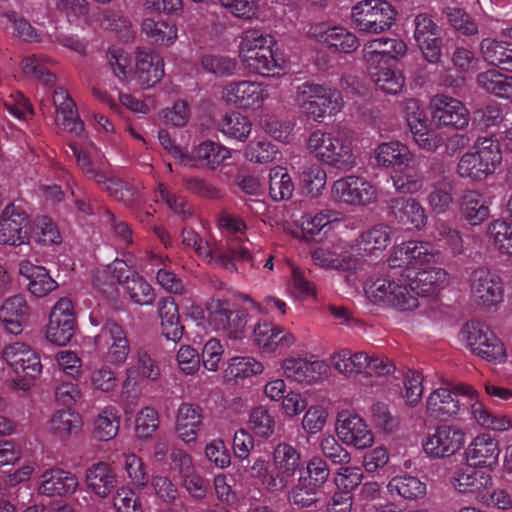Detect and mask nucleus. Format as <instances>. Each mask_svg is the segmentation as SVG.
<instances>
[{
	"label": "nucleus",
	"mask_w": 512,
	"mask_h": 512,
	"mask_svg": "<svg viewBox=\"0 0 512 512\" xmlns=\"http://www.w3.org/2000/svg\"><path fill=\"white\" fill-rule=\"evenodd\" d=\"M310 39L333 52L349 54L359 47L357 36L347 28L328 22L312 24L307 32Z\"/></svg>",
	"instance_id": "22"
},
{
	"label": "nucleus",
	"mask_w": 512,
	"mask_h": 512,
	"mask_svg": "<svg viewBox=\"0 0 512 512\" xmlns=\"http://www.w3.org/2000/svg\"><path fill=\"white\" fill-rule=\"evenodd\" d=\"M502 162V151L497 140L478 138L471 149L458 160L456 172L464 179L481 182L494 174Z\"/></svg>",
	"instance_id": "6"
},
{
	"label": "nucleus",
	"mask_w": 512,
	"mask_h": 512,
	"mask_svg": "<svg viewBox=\"0 0 512 512\" xmlns=\"http://www.w3.org/2000/svg\"><path fill=\"white\" fill-rule=\"evenodd\" d=\"M0 27L7 30L13 28V33L21 40L39 42L40 35L36 29L24 18L18 17L13 11L0 10Z\"/></svg>",
	"instance_id": "59"
},
{
	"label": "nucleus",
	"mask_w": 512,
	"mask_h": 512,
	"mask_svg": "<svg viewBox=\"0 0 512 512\" xmlns=\"http://www.w3.org/2000/svg\"><path fill=\"white\" fill-rule=\"evenodd\" d=\"M353 137L345 129H316L307 139V149L320 163L341 171L357 166Z\"/></svg>",
	"instance_id": "3"
},
{
	"label": "nucleus",
	"mask_w": 512,
	"mask_h": 512,
	"mask_svg": "<svg viewBox=\"0 0 512 512\" xmlns=\"http://www.w3.org/2000/svg\"><path fill=\"white\" fill-rule=\"evenodd\" d=\"M70 148L77 160L78 166L90 178H94L98 183L103 184L105 189L111 193H117L118 187L121 185L118 181L107 179L102 171V161L99 155H88L76 144H71Z\"/></svg>",
	"instance_id": "42"
},
{
	"label": "nucleus",
	"mask_w": 512,
	"mask_h": 512,
	"mask_svg": "<svg viewBox=\"0 0 512 512\" xmlns=\"http://www.w3.org/2000/svg\"><path fill=\"white\" fill-rule=\"evenodd\" d=\"M396 9L386 0H362L351 9V19L359 32L381 34L395 23Z\"/></svg>",
	"instance_id": "11"
},
{
	"label": "nucleus",
	"mask_w": 512,
	"mask_h": 512,
	"mask_svg": "<svg viewBox=\"0 0 512 512\" xmlns=\"http://www.w3.org/2000/svg\"><path fill=\"white\" fill-rule=\"evenodd\" d=\"M280 368L287 380L302 386L319 384L330 375L329 365L315 356H287L280 361Z\"/></svg>",
	"instance_id": "15"
},
{
	"label": "nucleus",
	"mask_w": 512,
	"mask_h": 512,
	"mask_svg": "<svg viewBox=\"0 0 512 512\" xmlns=\"http://www.w3.org/2000/svg\"><path fill=\"white\" fill-rule=\"evenodd\" d=\"M142 32L155 44L161 46L172 45L178 37V28L174 23L147 18L142 22Z\"/></svg>",
	"instance_id": "55"
},
{
	"label": "nucleus",
	"mask_w": 512,
	"mask_h": 512,
	"mask_svg": "<svg viewBox=\"0 0 512 512\" xmlns=\"http://www.w3.org/2000/svg\"><path fill=\"white\" fill-rule=\"evenodd\" d=\"M117 372L107 364L94 367L86 377L85 384L94 392L109 394L118 387Z\"/></svg>",
	"instance_id": "56"
},
{
	"label": "nucleus",
	"mask_w": 512,
	"mask_h": 512,
	"mask_svg": "<svg viewBox=\"0 0 512 512\" xmlns=\"http://www.w3.org/2000/svg\"><path fill=\"white\" fill-rule=\"evenodd\" d=\"M500 453L499 441L491 434L482 432L467 445L464 460L469 467L493 470L498 466Z\"/></svg>",
	"instance_id": "26"
},
{
	"label": "nucleus",
	"mask_w": 512,
	"mask_h": 512,
	"mask_svg": "<svg viewBox=\"0 0 512 512\" xmlns=\"http://www.w3.org/2000/svg\"><path fill=\"white\" fill-rule=\"evenodd\" d=\"M466 433L454 424H439L422 439L424 454L430 459H446L455 455L465 444Z\"/></svg>",
	"instance_id": "14"
},
{
	"label": "nucleus",
	"mask_w": 512,
	"mask_h": 512,
	"mask_svg": "<svg viewBox=\"0 0 512 512\" xmlns=\"http://www.w3.org/2000/svg\"><path fill=\"white\" fill-rule=\"evenodd\" d=\"M327 182L325 169L317 163L303 167L300 174V187L303 193L310 198H317L322 194Z\"/></svg>",
	"instance_id": "54"
},
{
	"label": "nucleus",
	"mask_w": 512,
	"mask_h": 512,
	"mask_svg": "<svg viewBox=\"0 0 512 512\" xmlns=\"http://www.w3.org/2000/svg\"><path fill=\"white\" fill-rule=\"evenodd\" d=\"M123 469L130 483L139 489H143L149 483V476L146 464L141 457L135 453H124Z\"/></svg>",
	"instance_id": "64"
},
{
	"label": "nucleus",
	"mask_w": 512,
	"mask_h": 512,
	"mask_svg": "<svg viewBox=\"0 0 512 512\" xmlns=\"http://www.w3.org/2000/svg\"><path fill=\"white\" fill-rule=\"evenodd\" d=\"M294 102L302 115L316 122H321L326 115L338 114L344 107V100L337 89L314 82L297 86Z\"/></svg>",
	"instance_id": "5"
},
{
	"label": "nucleus",
	"mask_w": 512,
	"mask_h": 512,
	"mask_svg": "<svg viewBox=\"0 0 512 512\" xmlns=\"http://www.w3.org/2000/svg\"><path fill=\"white\" fill-rule=\"evenodd\" d=\"M459 337L475 356L495 365L506 363L508 354L504 343L485 324L470 321L462 327Z\"/></svg>",
	"instance_id": "9"
},
{
	"label": "nucleus",
	"mask_w": 512,
	"mask_h": 512,
	"mask_svg": "<svg viewBox=\"0 0 512 512\" xmlns=\"http://www.w3.org/2000/svg\"><path fill=\"white\" fill-rule=\"evenodd\" d=\"M395 220L404 226L421 230L427 224V214L422 205L413 198H397L390 203Z\"/></svg>",
	"instance_id": "38"
},
{
	"label": "nucleus",
	"mask_w": 512,
	"mask_h": 512,
	"mask_svg": "<svg viewBox=\"0 0 512 512\" xmlns=\"http://www.w3.org/2000/svg\"><path fill=\"white\" fill-rule=\"evenodd\" d=\"M218 130L230 139L245 142L252 131V122L239 111H231L222 116L218 122Z\"/></svg>",
	"instance_id": "49"
},
{
	"label": "nucleus",
	"mask_w": 512,
	"mask_h": 512,
	"mask_svg": "<svg viewBox=\"0 0 512 512\" xmlns=\"http://www.w3.org/2000/svg\"><path fill=\"white\" fill-rule=\"evenodd\" d=\"M373 156L377 166L391 168L408 166L413 161V153L400 141L383 142L374 149Z\"/></svg>",
	"instance_id": "40"
},
{
	"label": "nucleus",
	"mask_w": 512,
	"mask_h": 512,
	"mask_svg": "<svg viewBox=\"0 0 512 512\" xmlns=\"http://www.w3.org/2000/svg\"><path fill=\"white\" fill-rule=\"evenodd\" d=\"M366 297L377 304L410 311L418 307V299L407 288L405 279L381 276L371 278L364 285Z\"/></svg>",
	"instance_id": "10"
},
{
	"label": "nucleus",
	"mask_w": 512,
	"mask_h": 512,
	"mask_svg": "<svg viewBox=\"0 0 512 512\" xmlns=\"http://www.w3.org/2000/svg\"><path fill=\"white\" fill-rule=\"evenodd\" d=\"M480 53L488 64L512 73V44L494 38L480 42Z\"/></svg>",
	"instance_id": "45"
},
{
	"label": "nucleus",
	"mask_w": 512,
	"mask_h": 512,
	"mask_svg": "<svg viewBox=\"0 0 512 512\" xmlns=\"http://www.w3.org/2000/svg\"><path fill=\"white\" fill-rule=\"evenodd\" d=\"M477 391L468 384H458L453 388L439 387L426 398L425 413L429 418L446 420L456 418L471 411Z\"/></svg>",
	"instance_id": "8"
},
{
	"label": "nucleus",
	"mask_w": 512,
	"mask_h": 512,
	"mask_svg": "<svg viewBox=\"0 0 512 512\" xmlns=\"http://www.w3.org/2000/svg\"><path fill=\"white\" fill-rule=\"evenodd\" d=\"M316 266L325 270L355 273L362 267L360 258L353 254L350 245L345 247H318L312 251Z\"/></svg>",
	"instance_id": "28"
},
{
	"label": "nucleus",
	"mask_w": 512,
	"mask_h": 512,
	"mask_svg": "<svg viewBox=\"0 0 512 512\" xmlns=\"http://www.w3.org/2000/svg\"><path fill=\"white\" fill-rule=\"evenodd\" d=\"M476 83L487 93L512 102V76L489 69L477 75Z\"/></svg>",
	"instance_id": "46"
},
{
	"label": "nucleus",
	"mask_w": 512,
	"mask_h": 512,
	"mask_svg": "<svg viewBox=\"0 0 512 512\" xmlns=\"http://www.w3.org/2000/svg\"><path fill=\"white\" fill-rule=\"evenodd\" d=\"M1 357L13 372L10 387L15 391L28 392L42 374L40 356L24 342L15 341L5 345Z\"/></svg>",
	"instance_id": "7"
},
{
	"label": "nucleus",
	"mask_w": 512,
	"mask_h": 512,
	"mask_svg": "<svg viewBox=\"0 0 512 512\" xmlns=\"http://www.w3.org/2000/svg\"><path fill=\"white\" fill-rule=\"evenodd\" d=\"M431 236L438 242H443L453 254H461L464 250V241L458 229L444 220H437L433 225Z\"/></svg>",
	"instance_id": "62"
},
{
	"label": "nucleus",
	"mask_w": 512,
	"mask_h": 512,
	"mask_svg": "<svg viewBox=\"0 0 512 512\" xmlns=\"http://www.w3.org/2000/svg\"><path fill=\"white\" fill-rule=\"evenodd\" d=\"M487 233L495 249L502 255L512 257V223L497 219L488 225Z\"/></svg>",
	"instance_id": "61"
},
{
	"label": "nucleus",
	"mask_w": 512,
	"mask_h": 512,
	"mask_svg": "<svg viewBox=\"0 0 512 512\" xmlns=\"http://www.w3.org/2000/svg\"><path fill=\"white\" fill-rule=\"evenodd\" d=\"M491 202L477 190L465 191L460 200V213L463 219L472 226L484 223L490 217Z\"/></svg>",
	"instance_id": "39"
},
{
	"label": "nucleus",
	"mask_w": 512,
	"mask_h": 512,
	"mask_svg": "<svg viewBox=\"0 0 512 512\" xmlns=\"http://www.w3.org/2000/svg\"><path fill=\"white\" fill-rule=\"evenodd\" d=\"M107 61L122 82L135 83L143 90L156 86L164 77V60L151 49L138 48L134 55L119 49L108 51Z\"/></svg>",
	"instance_id": "1"
},
{
	"label": "nucleus",
	"mask_w": 512,
	"mask_h": 512,
	"mask_svg": "<svg viewBox=\"0 0 512 512\" xmlns=\"http://www.w3.org/2000/svg\"><path fill=\"white\" fill-rule=\"evenodd\" d=\"M448 284V274L441 268L423 267L417 271L415 277L409 282L412 294L431 296Z\"/></svg>",
	"instance_id": "41"
},
{
	"label": "nucleus",
	"mask_w": 512,
	"mask_h": 512,
	"mask_svg": "<svg viewBox=\"0 0 512 512\" xmlns=\"http://www.w3.org/2000/svg\"><path fill=\"white\" fill-rule=\"evenodd\" d=\"M331 196L345 205L365 207L376 203L379 194L376 186L365 177L347 175L332 183Z\"/></svg>",
	"instance_id": "16"
},
{
	"label": "nucleus",
	"mask_w": 512,
	"mask_h": 512,
	"mask_svg": "<svg viewBox=\"0 0 512 512\" xmlns=\"http://www.w3.org/2000/svg\"><path fill=\"white\" fill-rule=\"evenodd\" d=\"M207 322L212 330L230 339H241L246 331L249 315L244 310H233L231 304L217 298L207 304Z\"/></svg>",
	"instance_id": "13"
},
{
	"label": "nucleus",
	"mask_w": 512,
	"mask_h": 512,
	"mask_svg": "<svg viewBox=\"0 0 512 512\" xmlns=\"http://www.w3.org/2000/svg\"><path fill=\"white\" fill-rule=\"evenodd\" d=\"M264 372L261 361L251 356H236L229 360L226 368L227 376L238 380H244Z\"/></svg>",
	"instance_id": "60"
},
{
	"label": "nucleus",
	"mask_w": 512,
	"mask_h": 512,
	"mask_svg": "<svg viewBox=\"0 0 512 512\" xmlns=\"http://www.w3.org/2000/svg\"><path fill=\"white\" fill-rule=\"evenodd\" d=\"M219 228L226 237L225 249L219 247L215 250V261L231 272H237V263L247 264L251 268H258L255 248L251 251L247 247L245 236L246 224L242 218L223 212L218 220Z\"/></svg>",
	"instance_id": "4"
},
{
	"label": "nucleus",
	"mask_w": 512,
	"mask_h": 512,
	"mask_svg": "<svg viewBox=\"0 0 512 512\" xmlns=\"http://www.w3.org/2000/svg\"><path fill=\"white\" fill-rule=\"evenodd\" d=\"M269 97V85L255 80H232L221 90L222 101L243 111L261 110Z\"/></svg>",
	"instance_id": "12"
},
{
	"label": "nucleus",
	"mask_w": 512,
	"mask_h": 512,
	"mask_svg": "<svg viewBox=\"0 0 512 512\" xmlns=\"http://www.w3.org/2000/svg\"><path fill=\"white\" fill-rule=\"evenodd\" d=\"M300 462V452L293 445L286 442L278 443L272 451V463L276 476L270 479L271 482L281 484L285 489L295 476Z\"/></svg>",
	"instance_id": "33"
},
{
	"label": "nucleus",
	"mask_w": 512,
	"mask_h": 512,
	"mask_svg": "<svg viewBox=\"0 0 512 512\" xmlns=\"http://www.w3.org/2000/svg\"><path fill=\"white\" fill-rule=\"evenodd\" d=\"M45 431L60 441L79 435L84 427L82 415L71 407L55 410L45 423Z\"/></svg>",
	"instance_id": "32"
},
{
	"label": "nucleus",
	"mask_w": 512,
	"mask_h": 512,
	"mask_svg": "<svg viewBox=\"0 0 512 512\" xmlns=\"http://www.w3.org/2000/svg\"><path fill=\"white\" fill-rule=\"evenodd\" d=\"M19 273L27 281L28 292L36 298H43L58 287V283L45 267L34 265L30 261L19 264Z\"/></svg>",
	"instance_id": "37"
},
{
	"label": "nucleus",
	"mask_w": 512,
	"mask_h": 512,
	"mask_svg": "<svg viewBox=\"0 0 512 512\" xmlns=\"http://www.w3.org/2000/svg\"><path fill=\"white\" fill-rule=\"evenodd\" d=\"M31 239L44 246L59 245L61 235L57 226L48 217H38L31 224Z\"/></svg>",
	"instance_id": "63"
},
{
	"label": "nucleus",
	"mask_w": 512,
	"mask_h": 512,
	"mask_svg": "<svg viewBox=\"0 0 512 512\" xmlns=\"http://www.w3.org/2000/svg\"><path fill=\"white\" fill-rule=\"evenodd\" d=\"M30 228L29 216L20 206L6 205L0 214V245L19 247L29 244Z\"/></svg>",
	"instance_id": "19"
},
{
	"label": "nucleus",
	"mask_w": 512,
	"mask_h": 512,
	"mask_svg": "<svg viewBox=\"0 0 512 512\" xmlns=\"http://www.w3.org/2000/svg\"><path fill=\"white\" fill-rule=\"evenodd\" d=\"M369 75L376 88L385 94H399L405 86V77L397 68H377L369 71Z\"/></svg>",
	"instance_id": "53"
},
{
	"label": "nucleus",
	"mask_w": 512,
	"mask_h": 512,
	"mask_svg": "<svg viewBox=\"0 0 512 512\" xmlns=\"http://www.w3.org/2000/svg\"><path fill=\"white\" fill-rule=\"evenodd\" d=\"M203 422L202 409L199 406L184 403L178 408L175 431L178 439L185 444L195 443Z\"/></svg>",
	"instance_id": "36"
},
{
	"label": "nucleus",
	"mask_w": 512,
	"mask_h": 512,
	"mask_svg": "<svg viewBox=\"0 0 512 512\" xmlns=\"http://www.w3.org/2000/svg\"><path fill=\"white\" fill-rule=\"evenodd\" d=\"M78 486V478L72 472L59 467H48L38 476L35 490L41 496L66 497L74 494Z\"/></svg>",
	"instance_id": "27"
},
{
	"label": "nucleus",
	"mask_w": 512,
	"mask_h": 512,
	"mask_svg": "<svg viewBox=\"0 0 512 512\" xmlns=\"http://www.w3.org/2000/svg\"><path fill=\"white\" fill-rule=\"evenodd\" d=\"M391 268L420 270L436 262L433 245L426 241L410 240L395 245L388 257Z\"/></svg>",
	"instance_id": "18"
},
{
	"label": "nucleus",
	"mask_w": 512,
	"mask_h": 512,
	"mask_svg": "<svg viewBox=\"0 0 512 512\" xmlns=\"http://www.w3.org/2000/svg\"><path fill=\"white\" fill-rule=\"evenodd\" d=\"M470 297L476 305L484 309L498 307L505 297L502 278L487 269L474 271L470 282Z\"/></svg>",
	"instance_id": "20"
},
{
	"label": "nucleus",
	"mask_w": 512,
	"mask_h": 512,
	"mask_svg": "<svg viewBox=\"0 0 512 512\" xmlns=\"http://www.w3.org/2000/svg\"><path fill=\"white\" fill-rule=\"evenodd\" d=\"M113 278L122 285L125 293L139 305H150L155 299L152 287L137 275L129 276V268L122 260H114L109 266Z\"/></svg>",
	"instance_id": "29"
},
{
	"label": "nucleus",
	"mask_w": 512,
	"mask_h": 512,
	"mask_svg": "<svg viewBox=\"0 0 512 512\" xmlns=\"http://www.w3.org/2000/svg\"><path fill=\"white\" fill-rule=\"evenodd\" d=\"M470 414L472 419L482 428L494 432H505L512 428V418L507 415L490 412L480 401L478 393L472 403Z\"/></svg>",
	"instance_id": "48"
},
{
	"label": "nucleus",
	"mask_w": 512,
	"mask_h": 512,
	"mask_svg": "<svg viewBox=\"0 0 512 512\" xmlns=\"http://www.w3.org/2000/svg\"><path fill=\"white\" fill-rule=\"evenodd\" d=\"M414 40L424 59L437 64L442 59V38L439 26L427 13H419L413 20Z\"/></svg>",
	"instance_id": "24"
},
{
	"label": "nucleus",
	"mask_w": 512,
	"mask_h": 512,
	"mask_svg": "<svg viewBox=\"0 0 512 512\" xmlns=\"http://www.w3.org/2000/svg\"><path fill=\"white\" fill-rule=\"evenodd\" d=\"M119 431L118 411L114 407L100 410L93 423V434L100 441H109L116 437Z\"/></svg>",
	"instance_id": "58"
},
{
	"label": "nucleus",
	"mask_w": 512,
	"mask_h": 512,
	"mask_svg": "<svg viewBox=\"0 0 512 512\" xmlns=\"http://www.w3.org/2000/svg\"><path fill=\"white\" fill-rule=\"evenodd\" d=\"M273 36L258 29L243 32L238 45V57L243 67L252 74L271 77L286 68L285 60L273 48Z\"/></svg>",
	"instance_id": "2"
},
{
	"label": "nucleus",
	"mask_w": 512,
	"mask_h": 512,
	"mask_svg": "<svg viewBox=\"0 0 512 512\" xmlns=\"http://www.w3.org/2000/svg\"><path fill=\"white\" fill-rule=\"evenodd\" d=\"M492 475L483 470L472 467H457L452 473L449 483L451 487L461 494H474L478 498L492 486Z\"/></svg>",
	"instance_id": "34"
},
{
	"label": "nucleus",
	"mask_w": 512,
	"mask_h": 512,
	"mask_svg": "<svg viewBox=\"0 0 512 512\" xmlns=\"http://www.w3.org/2000/svg\"><path fill=\"white\" fill-rule=\"evenodd\" d=\"M392 240V229L385 224H377L362 232L350 245L363 263L368 256L377 255L384 251Z\"/></svg>",
	"instance_id": "31"
},
{
	"label": "nucleus",
	"mask_w": 512,
	"mask_h": 512,
	"mask_svg": "<svg viewBox=\"0 0 512 512\" xmlns=\"http://www.w3.org/2000/svg\"><path fill=\"white\" fill-rule=\"evenodd\" d=\"M159 316L164 337L173 342L179 341L183 335V327L179 321L177 305L172 298L159 302Z\"/></svg>",
	"instance_id": "51"
},
{
	"label": "nucleus",
	"mask_w": 512,
	"mask_h": 512,
	"mask_svg": "<svg viewBox=\"0 0 512 512\" xmlns=\"http://www.w3.org/2000/svg\"><path fill=\"white\" fill-rule=\"evenodd\" d=\"M432 120L439 127L463 130L468 127L470 115L465 105L458 99L436 94L430 100Z\"/></svg>",
	"instance_id": "23"
},
{
	"label": "nucleus",
	"mask_w": 512,
	"mask_h": 512,
	"mask_svg": "<svg viewBox=\"0 0 512 512\" xmlns=\"http://www.w3.org/2000/svg\"><path fill=\"white\" fill-rule=\"evenodd\" d=\"M52 64L53 60L45 54H30L22 58L20 70L26 78L52 85L55 82V75L49 70Z\"/></svg>",
	"instance_id": "47"
},
{
	"label": "nucleus",
	"mask_w": 512,
	"mask_h": 512,
	"mask_svg": "<svg viewBox=\"0 0 512 512\" xmlns=\"http://www.w3.org/2000/svg\"><path fill=\"white\" fill-rule=\"evenodd\" d=\"M31 316V307L22 294L9 296L0 305V324L7 333L19 335Z\"/></svg>",
	"instance_id": "30"
},
{
	"label": "nucleus",
	"mask_w": 512,
	"mask_h": 512,
	"mask_svg": "<svg viewBox=\"0 0 512 512\" xmlns=\"http://www.w3.org/2000/svg\"><path fill=\"white\" fill-rule=\"evenodd\" d=\"M53 103L56 124L76 136H82L84 134V124L79 119L76 106L68 92L63 88L55 89Z\"/></svg>",
	"instance_id": "35"
},
{
	"label": "nucleus",
	"mask_w": 512,
	"mask_h": 512,
	"mask_svg": "<svg viewBox=\"0 0 512 512\" xmlns=\"http://www.w3.org/2000/svg\"><path fill=\"white\" fill-rule=\"evenodd\" d=\"M95 351L103 359L115 366L122 365L130 353L129 340L124 329L114 322L105 323L100 332L94 336Z\"/></svg>",
	"instance_id": "17"
},
{
	"label": "nucleus",
	"mask_w": 512,
	"mask_h": 512,
	"mask_svg": "<svg viewBox=\"0 0 512 512\" xmlns=\"http://www.w3.org/2000/svg\"><path fill=\"white\" fill-rule=\"evenodd\" d=\"M335 431L342 444L363 450L374 444V433L368 423L358 414L342 411L337 415Z\"/></svg>",
	"instance_id": "21"
},
{
	"label": "nucleus",
	"mask_w": 512,
	"mask_h": 512,
	"mask_svg": "<svg viewBox=\"0 0 512 512\" xmlns=\"http://www.w3.org/2000/svg\"><path fill=\"white\" fill-rule=\"evenodd\" d=\"M294 192V183L286 167L274 166L269 172V195L274 201L288 200Z\"/></svg>",
	"instance_id": "57"
},
{
	"label": "nucleus",
	"mask_w": 512,
	"mask_h": 512,
	"mask_svg": "<svg viewBox=\"0 0 512 512\" xmlns=\"http://www.w3.org/2000/svg\"><path fill=\"white\" fill-rule=\"evenodd\" d=\"M85 482L95 495L106 498L115 486L116 476L109 464L98 462L86 470Z\"/></svg>",
	"instance_id": "43"
},
{
	"label": "nucleus",
	"mask_w": 512,
	"mask_h": 512,
	"mask_svg": "<svg viewBox=\"0 0 512 512\" xmlns=\"http://www.w3.org/2000/svg\"><path fill=\"white\" fill-rule=\"evenodd\" d=\"M387 490L391 495L417 500L426 495L427 487L418 477L404 474L393 477L387 484Z\"/></svg>",
	"instance_id": "50"
},
{
	"label": "nucleus",
	"mask_w": 512,
	"mask_h": 512,
	"mask_svg": "<svg viewBox=\"0 0 512 512\" xmlns=\"http://www.w3.org/2000/svg\"><path fill=\"white\" fill-rule=\"evenodd\" d=\"M189 154L194 158V164L187 166L188 168L197 167L199 161L204 162L209 167L215 168L231 157V151L227 147L213 141L200 143L193 149L192 153Z\"/></svg>",
	"instance_id": "52"
},
{
	"label": "nucleus",
	"mask_w": 512,
	"mask_h": 512,
	"mask_svg": "<svg viewBox=\"0 0 512 512\" xmlns=\"http://www.w3.org/2000/svg\"><path fill=\"white\" fill-rule=\"evenodd\" d=\"M254 344L264 353H275L295 346L297 337L284 327L266 319L258 320L252 331Z\"/></svg>",
	"instance_id": "25"
},
{
	"label": "nucleus",
	"mask_w": 512,
	"mask_h": 512,
	"mask_svg": "<svg viewBox=\"0 0 512 512\" xmlns=\"http://www.w3.org/2000/svg\"><path fill=\"white\" fill-rule=\"evenodd\" d=\"M333 368L345 377H352L365 373L368 366V353L363 351L352 352L349 349H341L331 355Z\"/></svg>",
	"instance_id": "44"
}]
</instances>
